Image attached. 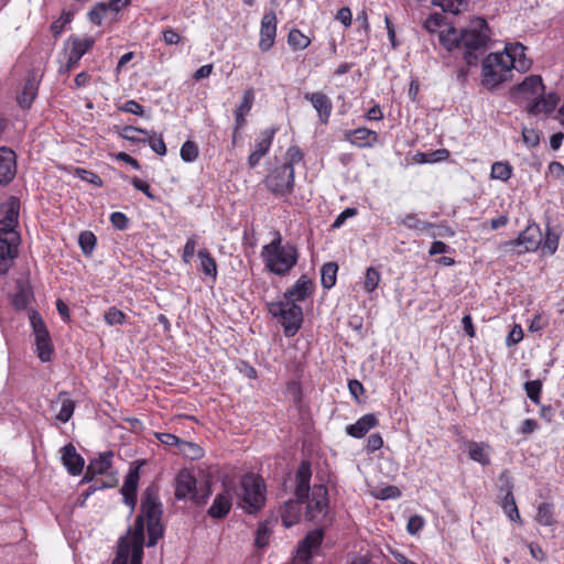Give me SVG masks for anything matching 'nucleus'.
<instances>
[{
	"label": "nucleus",
	"mask_w": 564,
	"mask_h": 564,
	"mask_svg": "<svg viewBox=\"0 0 564 564\" xmlns=\"http://www.w3.org/2000/svg\"><path fill=\"white\" fill-rule=\"evenodd\" d=\"M120 541H127L129 546H135L144 543V520L142 516H138L130 535L121 538Z\"/></svg>",
	"instance_id": "obj_39"
},
{
	"label": "nucleus",
	"mask_w": 564,
	"mask_h": 564,
	"mask_svg": "<svg viewBox=\"0 0 564 564\" xmlns=\"http://www.w3.org/2000/svg\"><path fill=\"white\" fill-rule=\"evenodd\" d=\"M512 175V167L509 163L495 162L491 166V178L500 180L502 182L508 181Z\"/></svg>",
	"instance_id": "obj_48"
},
{
	"label": "nucleus",
	"mask_w": 564,
	"mask_h": 564,
	"mask_svg": "<svg viewBox=\"0 0 564 564\" xmlns=\"http://www.w3.org/2000/svg\"><path fill=\"white\" fill-rule=\"evenodd\" d=\"M424 519L421 516H411L406 524V531L409 534L414 535L423 529Z\"/></svg>",
	"instance_id": "obj_61"
},
{
	"label": "nucleus",
	"mask_w": 564,
	"mask_h": 564,
	"mask_svg": "<svg viewBox=\"0 0 564 564\" xmlns=\"http://www.w3.org/2000/svg\"><path fill=\"white\" fill-rule=\"evenodd\" d=\"M74 410H75L74 401L70 400V399H64L62 401V405H61V409H59V411H58V413L56 415V419L59 422H62V423H66L73 416Z\"/></svg>",
	"instance_id": "obj_55"
},
{
	"label": "nucleus",
	"mask_w": 564,
	"mask_h": 564,
	"mask_svg": "<svg viewBox=\"0 0 564 564\" xmlns=\"http://www.w3.org/2000/svg\"><path fill=\"white\" fill-rule=\"evenodd\" d=\"M314 290L315 285L312 279L306 274H302L294 285L284 292L282 300L297 304V302H302L311 296Z\"/></svg>",
	"instance_id": "obj_17"
},
{
	"label": "nucleus",
	"mask_w": 564,
	"mask_h": 564,
	"mask_svg": "<svg viewBox=\"0 0 564 564\" xmlns=\"http://www.w3.org/2000/svg\"><path fill=\"white\" fill-rule=\"evenodd\" d=\"M109 219L111 225L118 230H126L129 227V218L121 212H113Z\"/></svg>",
	"instance_id": "obj_59"
},
{
	"label": "nucleus",
	"mask_w": 564,
	"mask_h": 564,
	"mask_svg": "<svg viewBox=\"0 0 564 564\" xmlns=\"http://www.w3.org/2000/svg\"><path fill=\"white\" fill-rule=\"evenodd\" d=\"M451 23L447 21V19L444 17L443 13H440V12H435V13H432L430 14L424 23H423V28L429 32V33H437V35H440V31H445V29Z\"/></svg>",
	"instance_id": "obj_36"
},
{
	"label": "nucleus",
	"mask_w": 564,
	"mask_h": 564,
	"mask_svg": "<svg viewBox=\"0 0 564 564\" xmlns=\"http://www.w3.org/2000/svg\"><path fill=\"white\" fill-rule=\"evenodd\" d=\"M523 338V330L520 325H514L506 338V345L511 347L520 343Z\"/></svg>",
	"instance_id": "obj_63"
},
{
	"label": "nucleus",
	"mask_w": 564,
	"mask_h": 564,
	"mask_svg": "<svg viewBox=\"0 0 564 564\" xmlns=\"http://www.w3.org/2000/svg\"><path fill=\"white\" fill-rule=\"evenodd\" d=\"M560 234L549 225L545 229L544 239L542 238V243L540 246L542 252L544 254L552 256L558 248Z\"/></svg>",
	"instance_id": "obj_38"
},
{
	"label": "nucleus",
	"mask_w": 564,
	"mask_h": 564,
	"mask_svg": "<svg viewBox=\"0 0 564 564\" xmlns=\"http://www.w3.org/2000/svg\"><path fill=\"white\" fill-rule=\"evenodd\" d=\"M379 420L376 414L367 413L359 417L354 424L346 427V433L355 438L364 437L371 429L378 426Z\"/></svg>",
	"instance_id": "obj_30"
},
{
	"label": "nucleus",
	"mask_w": 564,
	"mask_h": 564,
	"mask_svg": "<svg viewBox=\"0 0 564 564\" xmlns=\"http://www.w3.org/2000/svg\"><path fill=\"white\" fill-rule=\"evenodd\" d=\"M512 77V62L500 52L488 54L481 64V84L494 89Z\"/></svg>",
	"instance_id": "obj_4"
},
{
	"label": "nucleus",
	"mask_w": 564,
	"mask_h": 564,
	"mask_svg": "<svg viewBox=\"0 0 564 564\" xmlns=\"http://www.w3.org/2000/svg\"><path fill=\"white\" fill-rule=\"evenodd\" d=\"M142 463L135 462L129 468L128 474L124 477L123 485L120 492L123 496V502L130 508V512H133L137 505V491L140 480V466Z\"/></svg>",
	"instance_id": "obj_13"
},
{
	"label": "nucleus",
	"mask_w": 564,
	"mask_h": 564,
	"mask_svg": "<svg viewBox=\"0 0 564 564\" xmlns=\"http://www.w3.org/2000/svg\"><path fill=\"white\" fill-rule=\"evenodd\" d=\"M20 203L15 197H10L0 204V231L15 230L19 219Z\"/></svg>",
	"instance_id": "obj_20"
},
{
	"label": "nucleus",
	"mask_w": 564,
	"mask_h": 564,
	"mask_svg": "<svg viewBox=\"0 0 564 564\" xmlns=\"http://www.w3.org/2000/svg\"><path fill=\"white\" fill-rule=\"evenodd\" d=\"M276 132L278 128L274 127L260 131L256 139L253 150L248 156L250 167H256L260 160L269 152Z\"/></svg>",
	"instance_id": "obj_14"
},
{
	"label": "nucleus",
	"mask_w": 564,
	"mask_h": 564,
	"mask_svg": "<svg viewBox=\"0 0 564 564\" xmlns=\"http://www.w3.org/2000/svg\"><path fill=\"white\" fill-rule=\"evenodd\" d=\"M438 41L449 52L462 51L466 63L475 65L490 46L491 31L484 18L476 17L459 32L449 24L440 31Z\"/></svg>",
	"instance_id": "obj_1"
},
{
	"label": "nucleus",
	"mask_w": 564,
	"mask_h": 564,
	"mask_svg": "<svg viewBox=\"0 0 564 564\" xmlns=\"http://www.w3.org/2000/svg\"><path fill=\"white\" fill-rule=\"evenodd\" d=\"M560 102V97L555 93L545 94V91L536 98H532L525 102L528 113L532 116L543 115L545 117L553 113Z\"/></svg>",
	"instance_id": "obj_15"
},
{
	"label": "nucleus",
	"mask_w": 564,
	"mask_h": 564,
	"mask_svg": "<svg viewBox=\"0 0 564 564\" xmlns=\"http://www.w3.org/2000/svg\"><path fill=\"white\" fill-rule=\"evenodd\" d=\"M147 138H144L147 141L145 143L149 144V147L151 148V150L153 152H155L156 154L163 156L166 154V145H165V142L162 138V135L160 137H155V133H150L149 134H145Z\"/></svg>",
	"instance_id": "obj_54"
},
{
	"label": "nucleus",
	"mask_w": 564,
	"mask_h": 564,
	"mask_svg": "<svg viewBox=\"0 0 564 564\" xmlns=\"http://www.w3.org/2000/svg\"><path fill=\"white\" fill-rule=\"evenodd\" d=\"M299 257L297 247L290 241L284 242L280 232H275L272 241L261 250L264 268L279 276L288 275L296 265Z\"/></svg>",
	"instance_id": "obj_2"
},
{
	"label": "nucleus",
	"mask_w": 564,
	"mask_h": 564,
	"mask_svg": "<svg viewBox=\"0 0 564 564\" xmlns=\"http://www.w3.org/2000/svg\"><path fill=\"white\" fill-rule=\"evenodd\" d=\"M524 390L528 398L535 404L540 403V395L542 391V382L540 380H531L524 383Z\"/></svg>",
	"instance_id": "obj_53"
},
{
	"label": "nucleus",
	"mask_w": 564,
	"mask_h": 564,
	"mask_svg": "<svg viewBox=\"0 0 564 564\" xmlns=\"http://www.w3.org/2000/svg\"><path fill=\"white\" fill-rule=\"evenodd\" d=\"M286 162L283 164H291L294 167V164L301 162L303 160V153L299 147H290L285 153Z\"/></svg>",
	"instance_id": "obj_62"
},
{
	"label": "nucleus",
	"mask_w": 564,
	"mask_h": 564,
	"mask_svg": "<svg viewBox=\"0 0 564 564\" xmlns=\"http://www.w3.org/2000/svg\"><path fill=\"white\" fill-rule=\"evenodd\" d=\"M231 506L232 496L230 491L226 489L216 495L212 506L207 510V514L213 519H224L229 513Z\"/></svg>",
	"instance_id": "obj_29"
},
{
	"label": "nucleus",
	"mask_w": 564,
	"mask_h": 564,
	"mask_svg": "<svg viewBox=\"0 0 564 564\" xmlns=\"http://www.w3.org/2000/svg\"><path fill=\"white\" fill-rule=\"evenodd\" d=\"M536 521L544 527H551L555 523L554 506L549 502H542L538 507Z\"/></svg>",
	"instance_id": "obj_43"
},
{
	"label": "nucleus",
	"mask_w": 564,
	"mask_h": 564,
	"mask_svg": "<svg viewBox=\"0 0 564 564\" xmlns=\"http://www.w3.org/2000/svg\"><path fill=\"white\" fill-rule=\"evenodd\" d=\"M525 50L523 44L516 42L506 44L505 50L500 53L512 62V69L524 73L531 67V61L525 56Z\"/></svg>",
	"instance_id": "obj_21"
},
{
	"label": "nucleus",
	"mask_w": 564,
	"mask_h": 564,
	"mask_svg": "<svg viewBox=\"0 0 564 564\" xmlns=\"http://www.w3.org/2000/svg\"><path fill=\"white\" fill-rule=\"evenodd\" d=\"M544 91L545 86L542 77L540 75H529L514 88L513 94L529 102Z\"/></svg>",
	"instance_id": "obj_18"
},
{
	"label": "nucleus",
	"mask_w": 564,
	"mask_h": 564,
	"mask_svg": "<svg viewBox=\"0 0 564 564\" xmlns=\"http://www.w3.org/2000/svg\"><path fill=\"white\" fill-rule=\"evenodd\" d=\"M112 452L100 453L97 457L93 458L84 477V481H90L96 475H102L111 467Z\"/></svg>",
	"instance_id": "obj_31"
},
{
	"label": "nucleus",
	"mask_w": 564,
	"mask_h": 564,
	"mask_svg": "<svg viewBox=\"0 0 564 564\" xmlns=\"http://www.w3.org/2000/svg\"><path fill=\"white\" fill-rule=\"evenodd\" d=\"M469 458L482 466L490 464L489 445L484 442H468L467 444Z\"/></svg>",
	"instance_id": "obj_35"
},
{
	"label": "nucleus",
	"mask_w": 564,
	"mask_h": 564,
	"mask_svg": "<svg viewBox=\"0 0 564 564\" xmlns=\"http://www.w3.org/2000/svg\"><path fill=\"white\" fill-rule=\"evenodd\" d=\"M547 175L555 180H564V165L557 161H552L547 167Z\"/></svg>",
	"instance_id": "obj_64"
},
{
	"label": "nucleus",
	"mask_w": 564,
	"mask_h": 564,
	"mask_svg": "<svg viewBox=\"0 0 564 564\" xmlns=\"http://www.w3.org/2000/svg\"><path fill=\"white\" fill-rule=\"evenodd\" d=\"M312 478V469L311 464L307 460L301 462L295 479H296V488H295V495L299 499H305L308 497L310 492V481Z\"/></svg>",
	"instance_id": "obj_32"
},
{
	"label": "nucleus",
	"mask_w": 564,
	"mask_h": 564,
	"mask_svg": "<svg viewBox=\"0 0 564 564\" xmlns=\"http://www.w3.org/2000/svg\"><path fill=\"white\" fill-rule=\"evenodd\" d=\"M115 129L117 130L120 138H122L127 141H130L132 143H145L147 140L144 138L138 137L137 134L138 133L149 134L148 130L137 128L133 126H124L122 128L115 127Z\"/></svg>",
	"instance_id": "obj_41"
},
{
	"label": "nucleus",
	"mask_w": 564,
	"mask_h": 564,
	"mask_svg": "<svg viewBox=\"0 0 564 564\" xmlns=\"http://www.w3.org/2000/svg\"><path fill=\"white\" fill-rule=\"evenodd\" d=\"M156 438L166 446H175L182 453H186V447L195 449L194 456L199 455L200 447L192 442L182 441L176 435L171 433H156Z\"/></svg>",
	"instance_id": "obj_34"
},
{
	"label": "nucleus",
	"mask_w": 564,
	"mask_h": 564,
	"mask_svg": "<svg viewBox=\"0 0 564 564\" xmlns=\"http://www.w3.org/2000/svg\"><path fill=\"white\" fill-rule=\"evenodd\" d=\"M181 158L184 162L192 163L198 156V147L194 141H185L180 151Z\"/></svg>",
	"instance_id": "obj_50"
},
{
	"label": "nucleus",
	"mask_w": 564,
	"mask_h": 564,
	"mask_svg": "<svg viewBox=\"0 0 564 564\" xmlns=\"http://www.w3.org/2000/svg\"><path fill=\"white\" fill-rule=\"evenodd\" d=\"M267 307L270 315L279 321L286 337H293L301 329L303 310L300 305L279 300L269 302Z\"/></svg>",
	"instance_id": "obj_6"
},
{
	"label": "nucleus",
	"mask_w": 564,
	"mask_h": 564,
	"mask_svg": "<svg viewBox=\"0 0 564 564\" xmlns=\"http://www.w3.org/2000/svg\"><path fill=\"white\" fill-rule=\"evenodd\" d=\"M344 138L357 148H371L378 142V133L368 128L347 130L344 133Z\"/></svg>",
	"instance_id": "obj_25"
},
{
	"label": "nucleus",
	"mask_w": 564,
	"mask_h": 564,
	"mask_svg": "<svg viewBox=\"0 0 564 564\" xmlns=\"http://www.w3.org/2000/svg\"><path fill=\"white\" fill-rule=\"evenodd\" d=\"M338 265L335 262H327L321 269V280L324 289H332L336 284Z\"/></svg>",
	"instance_id": "obj_42"
},
{
	"label": "nucleus",
	"mask_w": 564,
	"mask_h": 564,
	"mask_svg": "<svg viewBox=\"0 0 564 564\" xmlns=\"http://www.w3.org/2000/svg\"><path fill=\"white\" fill-rule=\"evenodd\" d=\"M305 499H296L286 501L280 510L282 524L285 528H291L297 523L302 513V503Z\"/></svg>",
	"instance_id": "obj_33"
},
{
	"label": "nucleus",
	"mask_w": 564,
	"mask_h": 564,
	"mask_svg": "<svg viewBox=\"0 0 564 564\" xmlns=\"http://www.w3.org/2000/svg\"><path fill=\"white\" fill-rule=\"evenodd\" d=\"M254 102V93L248 89L243 93L242 99L235 110V127L232 134V143L236 142L237 134L247 124V116L250 113Z\"/></svg>",
	"instance_id": "obj_22"
},
{
	"label": "nucleus",
	"mask_w": 564,
	"mask_h": 564,
	"mask_svg": "<svg viewBox=\"0 0 564 564\" xmlns=\"http://www.w3.org/2000/svg\"><path fill=\"white\" fill-rule=\"evenodd\" d=\"M62 462L67 471L73 476L80 475L85 465L84 458L76 452L72 443L62 448Z\"/></svg>",
	"instance_id": "obj_27"
},
{
	"label": "nucleus",
	"mask_w": 564,
	"mask_h": 564,
	"mask_svg": "<svg viewBox=\"0 0 564 564\" xmlns=\"http://www.w3.org/2000/svg\"><path fill=\"white\" fill-rule=\"evenodd\" d=\"M380 280H381L380 272L376 268L369 267L366 270L365 278L362 281V286H364L365 291L367 293H372L378 288Z\"/></svg>",
	"instance_id": "obj_47"
},
{
	"label": "nucleus",
	"mask_w": 564,
	"mask_h": 564,
	"mask_svg": "<svg viewBox=\"0 0 564 564\" xmlns=\"http://www.w3.org/2000/svg\"><path fill=\"white\" fill-rule=\"evenodd\" d=\"M432 3L441 7L443 12H449L453 14H458L462 11L467 10L468 7V2L466 0H433Z\"/></svg>",
	"instance_id": "obj_44"
},
{
	"label": "nucleus",
	"mask_w": 564,
	"mask_h": 564,
	"mask_svg": "<svg viewBox=\"0 0 564 564\" xmlns=\"http://www.w3.org/2000/svg\"><path fill=\"white\" fill-rule=\"evenodd\" d=\"M97 238L89 230L82 231L78 236V245L85 256H90L96 248Z\"/></svg>",
	"instance_id": "obj_46"
},
{
	"label": "nucleus",
	"mask_w": 564,
	"mask_h": 564,
	"mask_svg": "<svg viewBox=\"0 0 564 564\" xmlns=\"http://www.w3.org/2000/svg\"><path fill=\"white\" fill-rule=\"evenodd\" d=\"M304 98L308 100L313 108L317 111L322 123H327L333 110L330 98L324 93H306Z\"/></svg>",
	"instance_id": "obj_26"
},
{
	"label": "nucleus",
	"mask_w": 564,
	"mask_h": 564,
	"mask_svg": "<svg viewBox=\"0 0 564 564\" xmlns=\"http://www.w3.org/2000/svg\"><path fill=\"white\" fill-rule=\"evenodd\" d=\"M197 246L196 237L192 236L186 240V243L183 248L182 260L184 263L189 264L195 254V249Z\"/></svg>",
	"instance_id": "obj_58"
},
{
	"label": "nucleus",
	"mask_w": 564,
	"mask_h": 564,
	"mask_svg": "<svg viewBox=\"0 0 564 564\" xmlns=\"http://www.w3.org/2000/svg\"><path fill=\"white\" fill-rule=\"evenodd\" d=\"M271 532L265 523H260L257 532L254 544L258 549H263L269 544Z\"/></svg>",
	"instance_id": "obj_57"
},
{
	"label": "nucleus",
	"mask_w": 564,
	"mask_h": 564,
	"mask_svg": "<svg viewBox=\"0 0 564 564\" xmlns=\"http://www.w3.org/2000/svg\"><path fill=\"white\" fill-rule=\"evenodd\" d=\"M401 224L411 230H416L419 232H427L430 227H433L432 223L422 220L417 214L411 213L405 215Z\"/></svg>",
	"instance_id": "obj_40"
},
{
	"label": "nucleus",
	"mask_w": 564,
	"mask_h": 564,
	"mask_svg": "<svg viewBox=\"0 0 564 564\" xmlns=\"http://www.w3.org/2000/svg\"><path fill=\"white\" fill-rule=\"evenodd\" d=\"M17 173V155L7 147H0V184H9Z\"/></svg>",
	"instance_id": "obj_24"
},
{
	"label": "nucleus",
	"mask_w": 564,
	"mask_h": 564,
	"mask_svg": "<svg viewBox=\"0 0 564 564\" xmlns=\"http://www.w3.org/2000/svg\"><path fill=\"white\" fill-rule=\"evenodd\" d=\"M499 480L507 487V492L501 502L503 512L511 521L521 522V517L512 494L511 476L509 471H502L499 476Z\"/></svg>",
	"instance_id": "obj_23"
},
{
	"label": "nucleus",
	"mask_w": 564,
	"mask_h": 564,
	"mask_svg": "<svg viewBox=\"0 0 564 564\" xmlns=\"http://www.w3.org/2000/svg\"><path fill=\"white\" fill-rule=\"evenodd\" d=\"M29 317L33 328L36 355L41 361L47 362L53 355V344L48 330L37 312L32 311Z\"/></svg>",
	"instance_id": "obj_8"
},
{
	"label": "nucleus",
	"mask_w": 564,
	"mask_h": 564,
	"mask_svg": "<svg viewBox=\"0 0 564 564\" xmlns=\"http://www.w3.org/2000/svg\"><path fill=\"white\" fill-rule=\"evenodd\" d=\"M105 322L109 326L123 325L127 322V315L112 306L105 313Z\"/></svg>",
	"instance_id": "obj_52"
},
{
	"label": "nucleus",
	"mask_w": 564,
	"mask_h": 564,
	"mask_svg": "<svg viewBox=\"0 0 564 564\" xmlns=\"http://www.w3.org/2000/svg\"><path fill=\"white\" fill-rule=\"evenodd\" d=\"M197 257L200 262V271L210 276L213 280L217 278V263L215 259L212 257L210 252L207 249H200L197 252Z\"/></svg>",
	"instance_id": "obj_37"
},
{
	"label": "nucleus",
	"mask_w": 564,
	"mask_h": 564,
	"mask_svg": "<svg viewBox=\"0 0 564 564\" xmlns=\"http://www.w3.org/2000/svg\"><path fill=\"white\" fill-rule=\"evenodd\" d=\"M278 20L273 11L265 12L261 19L259 48L268 52L274 45Z\"/></svg>",
	"instance_id": "obj_16"
},
{
	"label": "nucleus",
	"mask_w": 564,
	"mask_h": 564,
	"mask_svg": "<svg viewBox=\"0 0 564 564\" xmlns=\"http://www.w3.org/2000/svg\"><path fill=\"white\" fill-rule=\"evenodd\" d=\"M196 488V478L188 470L183 469L177 474L175 486V498L177 500L191 498L200 503L202 501L197 499Z\"/></svg>",
	"instance_id": "obj_19"
},
{
	"label": "nucleus",
	"mask_w": 564,
	"mask_h": 564,
	"mask_svg": "<svg viewBox=\"0 0 564 564\" xmlns=\"http://www.w3.org/2000/svg\"><path fill=\"white\" fill-rule=\"evenodd\" d=\"M522 139H523V142L529 148H534L540 143V134L534 129L524 128L522 131Z\"/></svg>",
	"instance_id": "obj_60"
},
{
	"label": "nucleus",
	"mask_w": 564,
	"mask_h": 564,
	"mask_svg": "<svg viewBox=\"0 0 564 564\" xmlns=\"http://www.w3.org/2000/svg\"><path fill=\"white\" fill-rule=\"evenodd\" d=\"M20 236L17 230L0 231V274H6L18 256Z\"/></svg>",
	"instance_id": "obj_11"
},
{
	"label": "nucleus",
	"mask_w": 564,
	"mask_h": 564,
	"mask_svg": "<svg viewBox=\"0 0 564 564\" xmlns=\"http://www.w3.org/2000/svg\"><path fill=\"white\" fill-rule=\"evenodd\" d=\"M95 41L90 36H72L65 43L66 63L61 66V73H69L74 69L80 58L91 48Z\"/></svg>",
	"instance_id": "obj_9"
},
{
	"label": "nucleus",
	"mask_w": 564,
	"mask_h": 564,
	"mask_svg": "<svg viewBox=\"0 0 564 564\" xmlns=\"http://www.w3.org/2000/svg\"><path fill=\"white\" fill-rule=\"evenodd\" d=\"M107 12L106 2H99L88 12V18L91 23L101 25Z\"/></svg>",
	"instance_id": "obj_56"
},
{
	"label": "nucleus",
	"mask_w": 564,
	"mask_h": 564,
	"mask_svg": "<svg viewBox=\"0 0 564 564\" xmlns=\"http://www.w3.org/2000/svg\"><path fill=\"white\" fill-rule=\"evenodd\" d=\"M288 43L294 50H305L311 44V39L303 34L299 29H292L288 35Z\"/></svg>",
	"instance_id": "obj_45"
},
{
	"label": "nucleus",
	"mask_w": 564,
	"mask_h": 564,
	"mask_svg": "<svg viewBox=\"0 0 564 564\" xmlns=\"http://www.w3.org/2000/svg\"><path fill=\"white\" fill-rule=\"evenodd\" d=\"M241 492L238 505L248 513L259 511L265 502V484L261 476L246 474L240 480Z\"/></svg>",
	"instance_id": "obj_5"
},
{
	"label": "nucleus",
	"mask_w": 564,
	"mask_h": 564,
	"mask_svg": "<svg viewBox=\"0 0 564 564\" xmlns=\"http://www.w3.org/2000/svg\"><path fill=\"white\" fill-rule=\"evenodd\" d=\"M542 243V231L538 224L532 223L529 224L524 230H522L517 239L510 245L512 247H519L518 251L521 252H532L536 251Z\"/></svg>",
	"instance_id": "obj_12"
},
{
	"label": "nucleus",
	"mask_w": 564,
	"mask_h": 564,
	"mask_svg": "<svg viewBox=\"0 0 564 564\" xmlns=\"http://www.w3.org/2000/svg\"><path fill=\"white\" fill-rule=\"evenodd\" d=\"M306 518L311 521H323L328 513V491L324 485L315 486L311 498H306Z\"/></svg>",
	"instance_id": "obj_10"
},
{
	"label": "nucleus",
	"mask_w": 564,
	"mask_h": 564,
	"mask_svg": "<svg viewBox=\"0 0 564 564\" xmlns=\"http://www.w3.org/2000/svg\"><path fill=\"white\" fill-rule=\"evenodd\" d=\"M264 184L275 197L286 199L295 185L294 167L291 164L275 166L265 176Z\"/></svg>",
	"instance_id": "obj_7"
},
{
	"label": "nucleus",
	"mask_w": 564,
	"mask_h": 564,
	"mask_svg": "<svg viewBox=\"0 0 564 564\" xmlns=\"http://www.w3.org/2000/svg\"><path fill=\"white\" fill-rule=\"evenodd\" d=\"M35 86L34 83L28 80L24 85V89L22 94L18 97V102L22 108H30L31 104L35 97Z\"/></svg>",
	"instance_id": "obj_51"
},
{
	"label": "nucleus",
	"mask_w": 564,
	"mask_h": 564,
	"mask_svg": "<svg viewBox=\"0 0 564 564\" xmlns=\"http://www.w3.org/2000/svg\"><path fill=\"white\" fill-rule=\"evenodd\" d=\"M163 509L159 497V489L156 486L151 485L145 488L141 497V513L142 518L147 519L148 525V546L156 544L158 540L163 535V527L161 523Z\"/></svg>",
	"instance_id": "obj_3"
},
{
	"label": "nucleus",
	"mask_w": 564,
	"mask_h": 564,
	"mask_svg": "<svg viewBox=\"0 0 564 564\" xmlns=\"http://www.w3.org/2000/svg\"><path fill=\"white\" fill-rule=\"evenodd\" d=\"M324 539L323 529H315L307 533V535L300 542L296 554L301 558H312L313 552L317 550Z\"/></svg>",
	"instance_id": "obj_28"
},
{
	"label": "nucleus",
	"mask_w": 564,
	"mask_h": 564,
	"mask_svg": "<svg viewBox=\"0 0 564 564\" xmlns=\"http://www.w3.org/2000/svg\"><path fill=\"white\" fill-rule=\"evenodd\" d=\"M32 293L29 288L20 285L15 292L12 304L17 310H24L28 307Z\"/></svg>",
	"instance_id": "obj_49"
}]
</instances>
